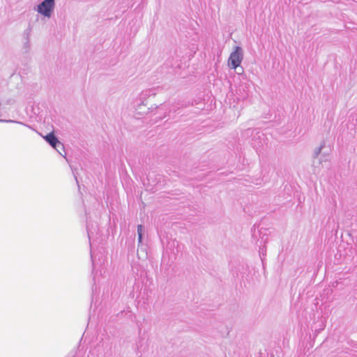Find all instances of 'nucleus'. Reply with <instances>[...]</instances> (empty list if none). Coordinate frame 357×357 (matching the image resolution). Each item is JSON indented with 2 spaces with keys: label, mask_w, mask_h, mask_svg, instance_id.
I'll return each mask as SVG.
<instances>
[{
  "label": "nucleus",
  "mask_w": 357,
  "mask_h": 357,
  "mask_svg": "<svg viewBox=\"0 0 357 357\" xmlns=\"http://www.w3.org/2000/svg\"><path fill=\"white\" fill-rule=\"evenodd\" d=\"M152 95H155L152 89H146L142 91L134 103L136 115L143 116L149 113L150 108L146 107V105L144 102Z\"/></svg>",
  "instance_id": "nucleus-1"
},
{
  "label": "nucleus",
  "mask_w": 357,
  "mask_h": 357,
  "mask_svg": "<svg viewBox=\"0 0 357 357\" xmlns=\"http://www.w3.org/2000/svg\"><path fill=\"white\" fill-rule=\"evenodd\" d=\"M252 135L251 145L256 149L263 147L266 144V138L262 131L256 129H248L247 134Z\"/></svg>",
  "instance_id": "nucleus-2"
},
{
  "label": "nucleus",
  "mask_w": 357,
  "mask_h": 357,
  "mask_svg": "<svg viewBox=\"0 0 357 357\" xmlns=\"http://www.w3.org/2000/svg\"><path fill=\"white\" fill-rule=\"evenodd\" d=\"M243 59V51L241 47L236 46L234 50L230 54L228 59V66L231 69H237Z\"/></svg>",
  "instance_id": "nucleus-3"
},
{
  "label": "nucleus",
  "mask_w": 357,
  "mask_h": 357,
  "mask_svg": "<svg viewBox=\"0 0 357 357\" xmlns=\"http://www.w3.org/2000/svg\"><path fill=\"white\" fill-rule=\"evenodd\" d=\"M54 6V0H44L38 6L37 11L45 17H50Z\"/></svg>",
  "instance_id": "nucleus-4"
},
{
  "label": "nucleus",
  "mask_w": 357,
  "mask_h": 357,
  "mask_svg": "<svg viewBox=\"0 0 357 357\" xmlns=\"http://www.w3.org/2000/svg\"><path fill=\"white\" fill-rule=\"evenodd\" d=\"M46 142L51 145L54 149H55L58 152H59V149L57 147H61V149H64L63 144L60 142L57 137L53 132H50L44 137Z\"/></svg>",
  "instance_id": "nucleus-5"
},
{
  "label": "nucleus",
  "mask_w": 357,
  "mask_h": 357,
  "mask_svg": "<svg viewBox=\"0 0 357 357\" xmlns=\"http://www.w3.org/2000/svg\"><path fill=\"white\" fill-rule=\"evenodd\" d=\"M144 233V227L142 225H137V235H138V243L140 244L142 242V236Z\"/></svg>",
  "instance_id": "nucleus-6"
},
{
  "label": "nucleus",
  "mask_w": 357,
  "mask_h": 357,
  "mask_svg": "<svg viewBox=\"0 0 357 357\" xmlns=\"http://www.w3.org/2000/svg\"><path fill=\"white\" fill-rule=\"evenodd\" d=\"M31 29L28 27L23 32V38L24 40H29L30 35H31Z\"/></svg>",
  "instance_id": "nucleus-7"
},
{
  "label": "nucleus",
  "mask_w": 357,
  "mask_h": 357,
  "mask_svg": "<svg viewBox=\"0 0 357 357\" xmlns=\"http://www.w3.org/2000/svg\"><path fill=\"white\" fill-rule=\"evenodd\" d=\"M23 48L24 49L26 52H28L31 48L30 41L24 40Z\"/></svg>",
  "instance_id": "nucleus-8"
},
{
  "label": "nucleus",
  "mask_w": 357,
  "mask_h": 357,
  "mask_svg": "<svg viewBox=\"0 0 357 357\" xmlns=\"http://www.w3.org/2000/svg\"><path fill=\"white\" fill-rule=\"evenodd\" d=\"M323 147H324V145H321L319 148H317L314 151V156H315V158H317L318 155L320 154V152H321V149H323Z\"/></svg>",
  "instance_id": "nucleus-9"
},
{
  "label": "nucleus",
  "mask_w": 357,
  "mask_h": 357,
  "mask_svg": "<svg viewBox=\"0 0 357 357\" xmlns=\"http://www.w3.org/2000/svg\"><path fill=\"white\" fill-rule=\"evenodd\" d=\"M0 122H10V123H13V122H15L14 121H12V120H3V119H0Z\"/></svg>",
  "instance_id": "nucleus-10"
},
{
  "label": "nucleus",
  "mask_w": 357,
  "mask_h": 357,
  "mask_svg": "<svg viewBox=\"0 0 357 357\" xmlns=\"http://www.w3.org/2000/svg\"><path fill=\"white\" fill-rule=\"evenodd\" d=\"M91 259H92V261L93 263H94V261H95V257L93 256V254L91 255Z\"/></svg>",
  "instance_id": "nucleus-11"
},
{
  "label": "nucleus",
  "mask_w": 357,
  "mask_h": 357,
  "mask_svg": "<svg viewBox=\"0 0 357 357\" xmlns=\"http://www.w3.org/2000/svg\"><path fill=\"white\" fill-rule=\"evenodd\" d=\"M248 96V93H245V95L242 96V98L244 99V98H247Z\"/></svg>",
  "instance_id": "nucleus-12"
},
{
  "label": "nucleus",
  "mask_w": 357,
  "mask_h": 357,
  "mask_svg": "<svg viewBox=\"0 0 357 357\" xmlns=\"http://www.w3.org/2000/svg\"><path fill=\"white\" fill-rule=\"evenodd\" d=\"M57 148L59 149V153L61 155V151H63V150H64V149H61V147H57Z\"/></svg>",
  "instance_id": "nucleus-13"
},
{
  "label": "nucleus",
  "mask_w": 357,
  "mask_h": 357,
  "mask_svg": "<svg viewBox=\"0 0 357 357\" xmlns=\"http://www.w3.org/2000/svg\"><path fill=\"white\" fill-rule=\"evenodd\" d=\"M88 236H89V239H91V231H88Z\"/></svg>",
  "instance_id": "nucleus-14"
},
{
  "label": "nucleus",
  "mask_w": 357,
  "mask_h": 357,
  "mask_svg": "<svg viewBox=\"0 0 357 357\" xmlns=\"http://www.w3.org/2000/svg\"><path fill=\"white\" fill-rule=\"evenodd\" d=\"M77 186L79 188V184L77 181Z\"/></svg>",
  "instance_id": "nucleus-15"
}]
</instances>
